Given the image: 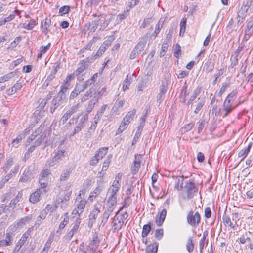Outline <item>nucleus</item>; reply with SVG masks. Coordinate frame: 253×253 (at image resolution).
<instances>
[{
  "label": "nucleus",
  "instance_id": "nucleus-45",
  "mask_svg": "<svg viewBox=\"0 0 253 253\" xmlns=\"http://www.w3.org/2000/svg\"><path fill=\"white\" fill-rule=\"evenodd\" d=\"M194 245L193 243V240L191 237H190L187 241L186 244V249L188 252L191 253L194 250Z\"/></svg>",
  "mask_w": 253,
  "mask_h": 253
},
{
  "label": "nucleus",
  "instance_id": "nucleus-11",
  "mask_svg": "<svg viewBox=\"0 0 253 253\" xmlns=\"http://www.w3.org/2000/svg\"><path fill=\"white\" fill-rule=\"evenodd\" d=\"M33 178V170L29 167L26 169L20 178V181L26 182Z\"/></svg>",
  "mask_w": 253,
  "mask_h": 253
},
{
  "label": "nucleus",
  "instance_id": "nucleus-42",
  "mask_svg": "<svg viewBox=\"0 0 253 253\" xmlns=\"http://www.w3.org/2000/svg\"><path fill=\"white\" fill-rule=\"evenodd\" d=\"M122 174V173H118L114 180L112 185L120 187L121 186V178Z\"/></svg>",
  "mask_w": 253,
  "mask_h": 253
},
{
  "label": "nucleus",
  "instance_id": "nucleus-55",
  "mask_svg": "<svg viewBox=\"0 0 253 253\" xmlns=\"http://www.w3.org/2000/svg\"><path fill=\"white\" fill-rule=\"evenodd\" d=\"M71 173V170L70 169H69L68 170H66V172L62 173L61 175V176H60V181H66L67 180L68 178L69 177V175H70V173Z\"/></svg>",
  "mask_w": 253,
  "mask_h": 253
},
{
  "label": "nucleus",
  "instance_id": "nucleus-20",
  "mask_svg": "<svg viewBox=\"0 0 253 253\" xmlns=\"http://www.w3.org/2000/svg\"><path fill=\"white\" fill-rule=\"evenodd\" d=\"M152 230V223L149 222L143 226L141 236L143 238L146 237Z\"/></svg>",
  "mask_w": 253,
  "mask_h": 253
},
{
  "label": "nucleus",
  "instance_id": "nucleus-50",
  "mask_svg": "<svg viewBox=\"0 0 253 253\" xmlns=\"http://www.w3.org/2000/svg\"><path fill=\"white\" fill-rule=\"evenodd\" d=\"M67 214L68 213H65L64 220L59 224V229L61 230L64 229L65 227L66 226V225L68 224L69 219Z\"/></svg>",
  "mask_w": 253,
  "mask_h": 253
},
{
  "label": "nucleus",
  "instance_id": "nucleus-23",
  "mask_svg": "<svg viewBox=\"0 0 253 253\" xmlns=\"http://www.w3.org/2000/svg\"><path fill=\"white\" fill-rule=\"evenodd\" d=\"M214 63L211 60H208L204 64V70H205L206 73H210L214 69Z\"/></svg>",
  "mask_w": 253,
  "mask_h": 253
},
{
  "label": "nucleus",
  "instance_id": "nucleus-9",
  "mask_svg": "<svg viewBox=\"0 0 253 253\" xmlns=\"http://www.w3.org/2000/svg\"><path fill=\"white\" fill-rule=\"evenodd\" d=\"M93 61L89 57H87L85 59L82 60L79 64V67L74 72L75 75H76V76H79L87 68L88 66L85 64L86 62L91 63Z\"/></svg>",
  "mask_w": 253,
  "mask_h": 253
},
{
  "label": "nucleus",
  "instance_id": "nucleus-54",
  "mask_svg": "<svg viewBox=\"0 0 253 253\" xmlns=\"http://www.w3.org/2000/svg\"><path fill=\"white\" fill-rule=\"evenodd\" d=\"M230 61L231 62V63L230 65L229 66V68H234L238 64V57L237 56H235L232 55L230 58Z\"/></svg>",
  "mask_w": 253,
  "mask_h": 253
},
{
  "label": "nucleus",
  "instance_id": "nucleus-38",
  "mask_svg": "<svg viewBox=\"0 0 253 253\" xmlns=\"http://www.w3.org/2000/svg\"><path fill=\"white\" fill-rule=\"evenodd\" d=\"M223 223L225 225H228V226L231 227L233 229L235 228V225L231 221V219L230 217L225 214L222 217Z\"/></svg>",
  "mask_w": 253,
  "mask_h": 253
},
{
  "label": "nucleus",
  "instance_id": "nucleus-28",
  "mask_svg": "<svg viewBox=\"0 0 253 253\" xmlns=\"http://www.w3.org/2000/svg\"><path fill=\"white\" fill-rule=\"evenodd\" d=\"M106 48L103 45H101L99 48L98 50L93 56L90 57V58L93 61L94 60L99 58L105 52Z\"/></svg>",
  "mask_w": 253,
  "mask_h": 253
},
{
  "label": "nucleus",
  "instance_id": "nucleus-58",
  "mask_svg": "<svg viewBox=\"0 0 253 253\" xmlns=\"http://www.w3.org/2000/svg\"><path fill=\"white\" fill-rule=\"evenodd\" d=\"M24 84L23 81L17 82L12 87L14 89V92H17L18 90H20Z\"/></svg>",
  "mask_w": 253,
  "mask_h": 253
},
{
  "label": "nucleus",
  "instance_id": "nucleus-16",
  "mask_svg": "<svg viewBox=\"0 0 253 253\" xmlns=\"http://www.w3.org/2000/svg\"><path fill=\"white\" fill-rule=\"evenodd\" d=\"M147 43V38H143L135 46L134 48L140 54L144 49L145 46Z\"/></svg>",
  "mask_w": 253,
  "mask_h": 253
},
{
  "label": "nucleus",
  "instance_id": "nucleus-18",
  "mask_svg": "<svg viewBox=\"0 0 253 253\" xmlns=\"http://www.w3.org/2000/svg\"><path fill=\"white\" fill-rule=\"evenodd\" d=\"M252 146V143L250 142L248 144L247 148L242 149V150H241L239 151V152L238 153V156L239 157L242 158L241 159V161H242L244 159H245L247 155H248V154L249 153V152L250 151Z\"/></svg>",
  "mask_w": 253,
  "mask_h": 253
},
{
  "label": "nucleus",
  "instance_id": "nucleus-10",
  "mask_svg": "<svg viewBox=\"0 0 253 253\" xmlns=\"http://www.w3.org/2000/svg\"><path fill=\"white\" fill-rule=\"evenodd\" d=\"M13 242V234L11 232L6 234L4 239L0 240V248L11 246Z\"/></svg>",
  "mask_w": 253,
  "mask_h": 253
},
{
  "label": "nucleus",
  "instance_id": "nucleus-14",
  "mask_svg": "<svg viewBox=\"0 0 253 253\" xmlns=\"http://www.w3.org/2000/svg\"><path fill=\"white\" fill-rule=\"evenodd\" d=\"M98 20L100 21V31H103L109 25L111 21V19H106L104 15L98 16Z\"/></svg>",
  "mask_w": 253,
  "mask_h": 253
},
{
  "label": "nucleus",
  "instance_id": "nucleus-27",
  "mask_svg": "<svg viewBox=\"0 0 253 253\" xmlns=\"http://www.w3.org/2000/svg\"><path fill=\"white\" fill-rule=\"evenodd\" d=\"M107 107V105H103V106H102L100 109L97 111L96 114L95 115L94 118V120L99 121L100 118L102 117L103 113H104Z\"/></svg>",
  "mask_w": 253,
  "mask_h": 253
},
{
  "label": "nucleus",
  "instance_id": "nucleus-41",
  "mask_svg": "<svg viewBox=\"0 0 253 253\" xmlns=\"http://www.w3.org/2000/svg\"><path fill=\"white\" fill-rule=\"evenodd\" d=\"M194 126V123H190L182 127L180 131L182 133H185L186 132L192 129Z\"/></svg>",
  "mask_w": 253,
  "mask_h": 253
},
{
  "label": "nucleus",
  "instance_id": "nucleus-61",
  "mask_svg": "<svg viewBox=\"0 0 253 253\" xmlns=\"http://www.w3.org/2000/svg\"><path fill=\"white\" fill-rule=\"evenodd\" d=\"M183 178L181 177V178H178L176 181V184L175 185V188L179 191L181 190L183 188Z\"/></svg>",
  "mask_w": 253,
  "mask_h": 253
},
{
  "label": "nucleus",
  "instance_id": "nucleus-8",
  "mask_svg": "<svg viewBox=\"0 0 253 253\" xmlns=\"http://www.w3.org/2000/svg\"><path fill=\"white\" fill-rule=\"evenodd\" d=\"M47 190H43L42 189H37L35 191L32 193L30 197L29 201L30 202L35 204L40 200V197L44 193H46Z\"/></svg>",
  "mask_w": 253,
  "mask_h": 253
},
{
  "label": "nucleus",
  "instance_id": "nucleus-25",
  "mask_svg": "<svg viewBox=\"0 0 253 253\" xmlns=\"http://www.w3.org/2000/svg\"><path fill=\"white\" fill-rule=\"evenodd\" d=\"M94 87L95 85H93L86 92L85 94L81 98V102H83L86 101L88 99L89 97H91L92 96L93 92L96 89Z\"/></svg>",
  "mask_w": 253,
  "mask_h": 253
},
{
  "label": "nucleus",
  "instance_id": "nucleus-37",
  "mask_svg": "<svg viewBox=\"0 0 253 253\" xmlns=\"http://www.w3.org/2000/svg\"><path fill=\"white\" fill-rule=\"evenodd\" d=\"M131 79V78L130 77H129L128 75H127L124 80L122 87L124 91L128 89V87L131 83V81L130 80Z\"/></svg>",
  "mask_w": 253,
  "mask_h": 253
},
{
  "label": "nucleus",
  "instance_id": "nucleus-2",
  "mask_svg": "<svg viewBox=\"0 0 253 253\" xmlns=\"http://www.w3.org/2000/svg\"><path fill=\"white\" fill-rule=\"evenodd\" d=\"M183 192L186 195L184 199H192L198 191V188L196 186L194 179H190L185 182L183 189Z\"/></svg>",
  "mask_w": 253,
  "mask_h": 253
},
{
  "label": "nucleus",
  "instance_id": "nucleus-62",
  "mask_svg": "<svg viewBox=\"0 0 253 253\" xmlns=\"http://www.w3.org/2000/svg\"><path fill=\"white\" fill-rule=\"evenodd\" d=\"M70 11V6H63L59 9V13L60 15L62 16L64 14H67Z\"/></svg>",
  "mask_w": 253,
  "mask_h": 253
},
{
  "label": "nucleus",
  "instance_id": "nucleus-3",
  "mask_svg": "<svg viewBox=\"0 0 253 253\" xmlns=\"http://www.w3.org/2000/svg\"><path fill=\"white\" fill-rule=\"evenodd\" d=\"M201 219L200 213L198 211L194 213L192 210L190 211L186 216L187 223L194 228H196L199 225Z\"/></svg>",
  "mask_w": 253,
  "mask_h": 253
},
{
  "label": "nucleus",
  "instance_id": "nucleus-7",
  "mask_svg": "<svg viewBox=\"0 0 253 253\" xmlns=\"http://www.w3.org/2000/svg\"><path fill=\"white\" fill-rule=\"evenodd\" d=\"M64 98H65V97L60 95V94H57L56 95L53 97L51 101L50 109V112L51 114H53L55 110L62 104Z\"/></svg>",
  "mask_w": 253,
  "mask_h": 253
},
{
  "label": "nucleus",
  "instance_id": "nucleus-46",
  "mask_svg": "<svg viewBox=\"0 0 253 253\" xmlns=\"http://www.w3.org/2000/svg\"><path fill=\"white\" fill-rule=\"evenodd\" d=\"M237 93V89H234L231 91V92L230 94H228L226 99H227V100H230V101L232 102V103H233V101L234 100V99L236 97Z\"/></svg>",
  "mask_w": 253,
  "mask_h": 253
},
{
  "label": "nucleus",
  "instance_id": "nucleus-4",
  "mask_svg": "<svg viewBox=\"0 0 253 253\" xmlns=\"http://www.w3.org/2000/svg\"><path fill=\"white\" fill-rule=\"evenodd\" d=\"M82 115V113H79L77 115V117L75 121L76 125L74 127L73 133L71 134V136H73L76 133L79 132L85 126L86 122L88 121V116H87V115H84L78 121V119Z\"/></svg>",
  "mask_w": 253,
  "mask_h": 253
},
{
  "label": "nucleus",
  "instance_id": "nucleus-60",
  "mask_svg": "<svg viewBox=\"0 0 253 253\" xmlns=\"http://www.w3.org/2000/svg\"><path fill=\"white\" fill-rule=\"evenodd\" d=\"M164 232L163 229H157L155 231L154 236L158 240H161L163 237Z\"/></svg>",
  "mask_w": 253,
  "mask_h": 253
},
{
  "label": "nucleus",
  "instance_id": "nucleus-32",
  "mask_svg": "<svg viewBox=\"0 0 253 253\" xmlns=\"http://www.w3.org/2000/svg\"><path fill=\"white\" fill-rule=\"evenodd\" d=\"M83 91L80 86H76L71 92L69 98L70 100L75 98L79 93Z\"/></svg>",
  "mask_w": 253,
  "mask_h": 253
},
{
  "label": "nucleus",
  "instance_id": "nucleus-33",
  "mask_svg": "<svg viewBox=\"0 0 253 253\" xmlns=\"http://www.w3.org/2000/svg\"><path fill=\"white\" fill-rule=\"evenodd\" d=\"M69 85V84L63 82L60 87V90L58 92L57 94H60V95L65 98V95L64 94L66 92Z\"/></svg>",
  "mask_w": 253,
  "mask_h": 253
},
{
  "label": "nucleus",
  "instance_id": "nucleus-51",
  "mask_svg": "<svg viewBox=\"0 0 253 253\" xmlns=\"http://www.w3.org/2000/svg\"><path fill=\"white\" fill-rule=\"evenodd\" d=\"M48 179L43 178H40L39 179V182L40 184L41 187L39 189H42L43 190H46L45 188L47 187L48 185Z\"/></svg>",
  "mask_w": 253,
  "mask_h": 253
},
{
  "label": "nucleus",
  "instance_id": "nucleus-48",
  "mask_svg": "<svg viewBox=\"0 0 253 253\" xmlns=\"http://www.w3.org/2000/svg\"><path fill=\"white\" fill-rule=\"evenodd\" d=\"M107 202L109 204L108 206H112L114 208V207L117 204V198L116 196L110 195Z\"/></svg>",
  "mask_w": 253,
  "mask_h": 253
},
{
  "label": "nucleus",
  "instance_id": "nucleus-49",
  "mask_svg": "<svg viewBox=\"0 0 253 253\" xmlns=\"http://www.w3.org/2000/svg\"><path fill=\"white\" fill-rule=\"evenodd\" d=\"M37 24L36 21L33 19H32L30 21L29 23L27 24L24 23L23 24V27L27 30H31Z\"/></svg>",
  "mask_w": 253,
  "mask_h": 253
},
{
  "label": "nucleus",
  "instance_id": "nucleus-39",
  "mask_svg": "<svg viewBox=\"0 0 253 253\" xmlns=\"http://www.w3.org/2000/svg\"><path fill=\"white\" fill-rule=\"evenodd\" d=\"M44 211H41L40 213V215L37 217V220L35 222V225H38V226H40L42 222V220L44 219L46 216V214L44 213Z\"/></svg>",
  "mask_w": 253,
  "mask_h": 253
},
{
  "label": "nucleus",
  "instance_id": "nucleus-47",
  "mask_svg": "<svg viewBox=\"0 0 253 253\" xmlns=\"http://www.w3.org/2000/svg\"><path fill=\"white\" fill-rule=\"evenodd\" d=\"M87 201L85 199L81 200L79 203L77 205V209L80 211V213H82L84 211Z\"/></svg>",
  "mask_w": 253,
  "mask_h": 253
},
{
  "label": "nucleus",
  "instance_id": "nucleus-15",
  "mask_svg": "<svg viewBox=\"0 0 253 253\" xmlns=\"http://www.w3.org/2000/svg\"><path fill=\"white\" fill-rule=\"evenodd\" d=\"M99 212L100 211L96 208L89 215V220L88 222V226L89 228L92 227L93 223L95 222V220Z\"/></svg>",
  "mask_w": 253,
  "mask_h": 253
},
{
  "label": "nucleus",
  "instance_id": "nucleus-29",
  "mask_svg": "<svg viewBox=\"0 0 253 253\" xmlns=\"http://www.w3.org/2000/svg\"><path fill=\"white\" fill-rule=\"evenodd\" d=\"M112 158V155L109 154L107 156L106 159L104 160L102 168V171H106L108 169L109 165L111 161V159Z\"/></svg>",
  "mask_w": 253,
  "mask_h": 253
},
{
  "label": "nucleus",
  "instance_id": "nucleus-57",
  "mask_svg": "<svg viewBox=\"0 0 253 253\" xmlns=\"http://www.w3.org/2000/svg\"><path fill=\"white\" fill-rule=\"evenodd\" d=\"M76 233V232L74 231L73 229H71L64 236V239L67 241H69L71 240L72 238Z\"/></svg>",
  "mask_w": 253,
  "mask_h": 253
},
{
  "label": "nucleus",
  "instance_id": "nucleus-63",
  "mask_svg": "<svg viewBox=\"0 0 253 253\" xmlns=\"http://www.w3.org/2000/svg\"><path fill=\"white\" fill-rule=\"evenodd\" d=\"M124 221H118V223H114L113 226V230L114 232L118 231L121 229L123 225Z\"/></svg>",
  "mask_w": 253,
  "mask_h": 253
},
{
  "label": "nucleus",
  "instance_id": "nucleus-53",
  "mask_svg": "<svg viewBox=\"0 0 253 253\" xmlns=\"http://www.w3.org/2000/svg\"><path fill=\"white\" fill-rule=\"evenodd\" d=\"M230 86V84L229 83H223L222 84V86L218 92L219 96H221L224 92L226 90L227 88H228Z\"/></svg>",
  "mask_w": 253,
  "mask_h": 253
},
{
  "label": "nucleus",
  "instance_id": "nucleus-6",
  "mask_svg": "<svg viewBox=\"0 0 253 253\" xmlns=\"http://www.w3.org/2000/svg\"><path fill=\"white\" fill-rule=\"evenodd\" d=\"M79 108V104H77L75 105L71 106L64 114L63 116L60 119V122H62L63 124L65 123L73 114H75L78 111Z\"/></svg>",
  "mask_w": 253,
  "mask_h": 253
},
{
  "label": "nucleus",
  "instance_id": "nucleus-21",
  "mask_svg": "<svg viewBox=\"0 0 253 253\" xmlns=\"http://www.w3.org/2000/svg\"><path fill=\"white\" fill-rule=\"evenodd\" d=\"M158 245V243L155 242L153 244L148 246L146 249V253H157Z\"/></svg>",
  "mask_w": 253,
  "mask_h": 253
},
{
  "label": "nucleus",
  "instance_id": "nucleus-22",
  "mask_svg": "<svg viewBox=\"0 0 253 253\" xmlns=\"http://www.w3.org/2000/svg\"><path fill=\"white\" fill-rule=\"evenodd\" d=\"M108 150V147H101L96 151L95 155L101 160L107 153Z\"/></svg>",
  "mask_w": 253,
  "mask_h": 253
},
{
  "label": "nucleus",
  "instance_id": "nucleus-31",
  "mask_svg": "<svg viewBox=\"0 0 253 253\" xmlns=\"http://www.w3.org/2000/svg\"><path fill=\"white\" fill-rule=\"evenodd\" d=\"M15 72H11L8 74L4 75L3 76L0 77V83H3L12 78L15 75Z\"/></svg>",
  "mask_w": 253,
  "mask_h": 253
},
{
  "label": "nucleus",
  "instance_id": "nucleus-19",
  "mask_svg": "<svg viewBox=\"0 0 253 253\" xmlns=\"http://www.w3.org/2000/svg\"><path fill=\"white\" fill-rule=\"evenodd\" d=\"M100 243V240L97 236H93L92 240L91 241L89 247L92 251H95Z\"/></svg>",
  "mask_w": 253,
  "mask_h": 253
},
{
  "label": "nucleus",
  "instance_id": "nucleus-52",
  "mask_svg": "<svg viewBox=\"0 0 253 253\" xmlns=\"http://www.w3.org/2000/svg\"><path fill=\"white\" fill-rule=\"evenodd\" d=\"M57 72L56 67L54 66L53 70L51 71L46 80L50 82L55 78Z\"/></svg>",
  "mask_w": 253,
  "mask_h": 253
},
{
  "label": "nucleus",
  "instance_id": "nucleus-26",
  "mask_svg": "<svg viewBox=\"0 0 253 253\" xmlns=\"http://www.w3.org/2000/svg\"><path fill=\"white\" fill-rule=\"evenodd\" d=\"M136 110L135 109L129 111L123 119H124L126 122L130 123L133 119V118L136 114Z\"/></svg>",
  "mask_w": 253,
  "mask_h": 253
},
{
  "label": "nucleus",
  "instance_id": "nucleus-35",
  "mask_svg": "<svg viewBox=\"0 0 253 253\" xmlns=\"http://www.w3.org/2000/svg\"><path fill=\"white\" fill-rule=\"evenodd\" d=\"M143 127H140V126H138L137 130L136 132V133L135 134V136L133 139V140L132 141V145H133L135 144L137 141L138 139L140 137L141 135V133L143 130Z\"/></svg>",
  "mask_w": 253,
  "mask_h": 253
},
{
  "label": "nucleus",
  "instance_id": "nucleus-1",
  "mask_svg": "<svg viewBox=\"0 0 253 253\" xmlns=\"http://www.w3.org/2000/svg\"><path fill=\"white\" fill-rule=\"evenodd\" d=\"M41 28L45 35H47L49 32L52 35L58 33L56 24H53L51 22V19L48 18H46L41 22Z\"/></svg>",
  "mask_w": 253,
  "mask_h": 253
},
{
  "label": "nucleus",
  "instance_id": "nucleus-56",
  "mask_svg": "<svg viewBox=\"0 0 253 253\" xmlns=\"http://www.w3.org/2000/svg\"><path fill=\"white\" fill-rule=\"evenodd\" d=\"M95 105V104L93 103L92 102L89 101L88 106L86 108L85 114L84 115H87V116H88V114L91 112V111L94 107Z\"/></svg>",
  "mask_w": 253,
  "mask_h": 253
},
{
  "label": "nucleus",
  "instance_id": "nucleus-5",
  "mask_svg": "<svg viewBox=\"0 0 253 253\" xmlns=\"http://www.w3.org/2000/svg\"><path fill=\"white\" fill-rule=\"evenodd\" d=\"M64 152V150H58L56 153L55 155L47 161L46 167L47 168L54 167L61 160L62 157L63 156Z\"/></svg>",
  "mask_w": 253,
  "mask_h": 253
},
{
  "label": "nucleus",
  "instance_id": "nucleus-43",
  "mask_svg": "<svg viewBox=\"0 0 253 253\" xmlns=\"http://www.w3.org/2000/svg\"><path fill=\"white\" fill-rule=\"evenodd\" d=\"M13 165V160L12 158H9L7 160L6 163L4 164L2 169H3V171L6 173L7 171L9 170L10 168Z\"/></svg>",
  "mask_w": 253,
  "mask_h": 253
},
{
  "label": "nucleus",
  "instance_id": "nucleus-12",
  "mask_svg": "<svg viewBox=\"0 0 253 253\" xmlns=\"http://www.w3.org/2000/svg\"><path fill=\"white\" fill-rule=\"evenodd\" d=\"M245 32L244 39L247 40L253 33V18L247 22Z\"/></svg>",
  "mask_w": 253,
  "mask_h": 253
},
{
  "label": "nucleus",
  "instance_id": "nucleus-24",
  "mask_svg": "<svg viewBox=\"0 0 253 253\" xmlns=\"http://www.w3.org/2000/svg\"><path fill=\"white\" fill-rule=\"evenodd\" d=\"M140 166V160H137L135 157V160L133 162V166L131 167V171L132 174H135L139 170V168Z\"/></svg>",
  "mask_w": 253,
  "mask_h": 253
},
{
  "label": "nucleus",
  "instance_id": "nucleus-64",
  "mask_svg": "<svg viewBox=\"0 0 253 253\" xmlns=\"http://www.w3.org/2000/svg\"><path fill=\"white\" fill-rule=\"evenodd\" d=\"M125 103V100L123 98H118L115 104L114 107L117 109H119L120 107H122Z\"/></svg>",
  "mask_w": 253,
  "mask_h": 253
},
{
  "label": "nucleus",
  "instance_id": "nucleus-36",
  "mask_svg": "<svg viewBox=\"0 0 253 253\" xmlns=\"http://www.w3.org/2000/svg\"><path fill=\"white\" fill-rule=\"evenodd\" d=\"M249 8L243 5L241 7L240 10L238 12V17L244 19L245 17L246 13L247 12Z\"/></svg>",
  "mask_w": 253,
  "mask_h": 253
},
{
  "label": "nucleus",
  "instance_id": "nucleus-30",
  "mask_svg": "<svg viewBox=\"0 0 253 253\" xmlns=\"http://www.w3.org/2000/svg\"><path fill=\"white\" fill-rule=\"evenodd\" d=\"M196 102V107L194 111V113L197 114L204 106L205 101L203 98H198Z\"/></svg>",
  "mask_w": 253,
  "mask_h": 253
},
{
  "label": "nucleus",
  "instance_id": "nucleus-17",
  "mask_svg": "<svg viewBox=\"0 0 253 253\" xmlns=\"http://www.w3.org/2000/svg\"><path fill=\"white\" fill-rule=\"evenodd\" d=\"M114 208L112 206H107V208L104 211L103 215L102 220V222H103L104 224H105L107 222L111 213L114 210Z\"/></svg>",
  "mask_w": 253,
  "mask_h": 253
},
{
  "label": "nucleus",
  "instance_id": "nucleus-13",
  "mask_svg": "<svg viewBox=\"0 0 253 253\" xmlns=\"http://www.w3.org/2000/svg\"><path fill=\"white\" fill-rule=\"evenodd\" d=\"M32 219V217L31 215L25 216L24 217L16 221L14 226L17 228H22L27 223L30 222Z\"/></svg>",
  "mask_w": 253,
  "mask_h": 253
},
{
  "label": "nucleus",
  "instance_id": "nucleus-40",
  "mask_svg": "<svg viewBox=\"0 0 253 253\" xmlns=\"http://www.w3.org/2000/svg\"><path fill=\"white\" fill-rule=\"evenodd\" d=\"M201 91V88H197L195 90L194 93L193 95L191 96L189 100L187 101V105H189V104H191L192 102L197 98L198 95L200 94Z\"/></svg>",
  "mask_w": 253,
  "mask_h": 253
},
{
  "label": "nucleus",
  "instance_id": "nucleus-59",
  "mask_svg": "<svg viewBox=\"0 0 253 253\" xmlns=\"http://www.w3.org/2000/svg\"><path fill=\"white\" fill-rule=\"evenodd\" d=\"M119 189L120 187L113 186L112 185V186L108 189V192L110 193V195L116 196Z\"/></svg>",
  "mask_w": 253,
  "mask_h": 253
},
{
  "label": "nucleus",
  "instance_id": "nucleus-44",
  "mask_svg": "<svg viewBox=\"0 0 253 253\" xmlns=\"http://www.w3.org/2000/svg\"><path fill=\"white\" fill-rule=\"evenodd\" d=\"M46 132H42L39 138L34 142L36 144L37 146H40L42 141H44L46 137Z\"/></svg>",
  "mask_w": 253,
  "mask_h": 253
},
{
  "label": "nucleus",
  "instance_id": "nucleus-34",
  "mask_svg": "<svg viewBox=\"0 0 253 253\" xmlns=\"http://www.w3.org/2000/svg\"><path fill=\"white\" fill-rule=\"evenodd\" d=\"M168 83L167 81H162V84L160 86L159 93L165 95L168 90Z\"/></svg>",
  "mask_w": 253,
  "mask_h": 253
}]
</instances>
